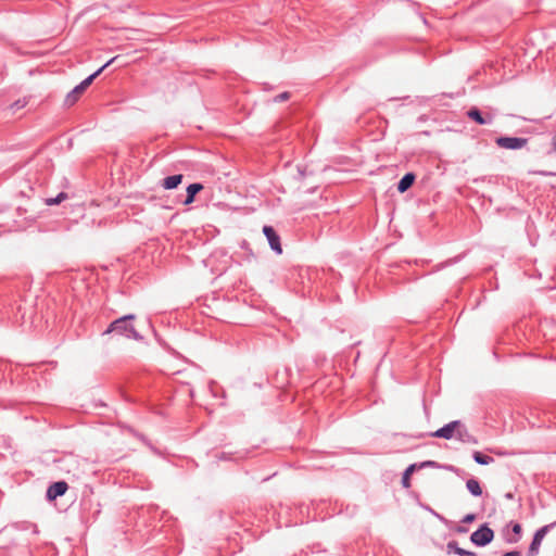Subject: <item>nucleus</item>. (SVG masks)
Segmentation results:
<instances>
[{"instance_id": "11", "label": "nucleus", "mask_w": 556, "mask_h": 556, "mask_svg": "<svg viewBox=\"0 0 556 556\" xmlns=\"http://www.w3.org/2000/svg\"><path fill=\"white\" fill-rule=\"evenodd\" d=\"M182 179V174L167 176L162 180L161 186L166 190H172L177 188L181 184Z\"/></svg>"}, {"instance_id": "7", "label": "nucleus", "mask_w": 556, "mask_h": 556, "mask_svg": "<svg viewBox=\"0 0 556 556\" xmlns=\"http://www.w3.org/2000/svg\"><path fill=\"white\" fill-rule=\"evenodd\" d=\"M263 233L267 238L270 249L275 251L277 254H281L282 248L280 243V237L276 232V230L271 226L265 225L263 227Z\"/></svg>"}, {"instance_id": "27", "label": "nucleus", "mask_w": 556, "mask_h": 556, "mask_svg": "<svg viewBox=\"0 0 556 556\" xmlns=\"http://www.w3.org/2000/svg\"><path fill=\"white\" fill-rule=\"evenodd\" d=\"M503 556H521V554L518 551H511V552L505 553Z\"/></svg>"}, {"instance_id": "16", "label": "nucleus", "mask_w": 556, "mask_h": 556, "mask_svg": "<svg viewBox=\"0 0 556 556\" xmlns=\"http://www.w3.org/2000/svg\"><path fill=\"white\" fill-rule=\"evenodd\" d=\"M416 468H417V464H412L403 472L402 485L404 488H409L410 486V475L415 471Z\"/></svg>"}, {"instance_id": "2", "label": "nucleus", "mask_w": 556, "mask_h": 556, "mask_svg": "<svg viewBox=\"0 0 556 556\" xmlns=\"http://www.w3.org/2000/svg\"><path fill=\"white\" fill-rule=\"evenodd\" d=\"M117 56L110 59L104 65L98 68L94 73L86 77L80 84H78L74 89H72L65 97L64 104L66 106L74 105L79 97L85 92V90L92 84V81L111 64L116 61Z\"/></svg>"}, {"instance_id": "22", "label": "nucleus", "mask_w": 556, "mask_h": 556, "mask_svg": "<svg viewBox=\"0 0 556 556\" xmlns=\"http://www.w3.org/2000/svg\"><path fill=\"white\" fill-rule=\"evenodd\" d=\"M530 173L533 174V175H539V176H543V177L556 176V172H551V170H533V172H530Z\"/></svg>"}, {"instance_id": "12", "label": "nucleus", "mask_w": 556, "mask_h": 556, "mask_svg": "<svg viewBox=\"0 0 556 556\" xmlns=\"http://www.w3.org/2000/svg\"><path fill=\"white\" fill-rule=\"evenodd\" d=\"M415 179L416 175L414 173H406L397 184V191L400 193L407 191L415 182Z\"/></svg>"}, {"instance_id": "30", "label": "nucleus", "mask_w": 556, "mask_h": 556, "mask_svg": "<svg viewBox=\"0 0 556 556\" xmlns=\"http://www.w3.org/2000/svg\"><path fill=\"white\" fill-rule=\"evenodd\" d=\"M434 516H437L440 520L442 521H445L444 517L440 516L439 514H437L435 511H433L432 509H429Z\"/></svg>"}, {"instance_id": "23", "label": "nucleus", "mask_w": 556, "mask_h": 556, "mask_svg": "<svg viewBox=\"0 0 556 556\" xmlns=\"http://www.w3.org/2000/svg\"><path fill=\"white\" fill-rule=\"evenodd\" d=\"M417 467L418 468H426V467L438 468L439 465L434 460H426V462H422L421 464L417 465Z\"/></svg>"}, {"instance_id": "3", "label": "nucleus", "mask_w": 556, "mask_h": 556, "mask_svg": "<svg viewBox=\"0 0 556 556\" xmlns=\"http://www.w3.org/2000/svg\"><path fill=\"white\" fill-rule=\"evenodd\" d=\"M494 539V531L488 526V523L481 525L476 531H473L470 535V541L476 546H486Z\"/></svg>"}, {"instance_id": "20", "label": "nucleus", "mask_w": 556, "mask_h": 556, "mask_svg": "<svg viewBox=\"0 0 556 556\" xmlns=\"http://www.w3.org/2000/svg\"><path fill=\"white\" fill-rule=\"evenodd\" d=\"M446 549L448 554L454 553L456 555H459L460 547L458 546V543L456 541H450L446 544Z\"/></svg>"}, {"instance_id": "32", "label": "nucleus", "mask_w": 556, "mask_h": 556, "mask_svg": "<svg viewBox=\"0 0 556 556\" xmlns=\"http://www.w3.org/2000/svg\"><path fill=\"white\" fill-rule=\"evenodd\" d=\"M298 170H299L300 175L303 177L304 176V170H302L301 166H298Z\"/></svg>"}, {"instance_id": "19", "label": "nucleus", "mask_w": 556, "mask_h": 556, "mask_svg": "<svg viewBox=\"0 0 556 556\" xmlns=\"http://www.w3.org/2000/svg\"><path fill=\"white\" fill-rule=\"evenodd\" d=\"M28 104V98L27 97H24V98H21V99H17L16 101H14L11 105H10V110L15 113L17 112L18 110L25 108L26 105Z\"/></svg>"}, {"instance_id": "31", "label": "nucleus", "mask_w": 556, "mask_h": 556, "mask_svg": "<svg viewBox=\"0 0 556 556\" xmlns=\"http://www.w3.org/2000/svg\"><path fill=\"white\" fill-rule=\"evenodd\" d=\"M505 498L513 500L514 498V494L511 492H508V493L505 494Z\"/></svg>"}, {"instance_id": "8", "label": "nucleus", "mask_w": 556, "mask_h": 556, "mask_svg": "<svg viewBox=\"0 0 556 556\" xmlns=\"http://www.w3.org/2000/svg\"><path fill=\"white\" fill-rule=\"evenodd\" d=\"M457 427H459V420H454V421H451V422L444 425L437 431L430 433V435L433 438H442V439L451 440V439L455 438Z\"/></svg>"}, {"instance_id": "5", "label": "nucleus", "mask_w": 556, "mask_h": 556, "mask_svg": "<svg viewBox=\"0 0 556 556\" xmlns=\"http://www.w3.org/2000/svg\"><path fill=\"white\" fill-rule=\"evenodd\" d=\"M495 142L503 149L519 150L527 146L528 139L521 137H498Z\"/></svg>"}, {"instance_id": "6", "label": "nucleus", "mask_w": 556, "mask_h": 556, "mask_svg": "<svg viewBox=\"0 0 556 556\" xmlns=\"http://www.w3.org/2000/svg\"><path fill=\"white\" fill-rule=\"evenodd\" d=\"M466 115L478 125H491L494 121L493 114L482 113L477 106H471Z\"/></svg>"}, {"instance_id": "18", "label": "nucleus", "mask_w": 556, "mask_h": 556, "mask_svg": "<svg viewBox=\"0 0 556 556\" xmlns=\"http://www.w3.org/2000/svg\"><path fill=\"white\" fill-rule=\"evenodd\" d=\"M68 198V194L66 192H60L56 197L54 198H48L46 199V204L48 206H52V205H58L60 204L61 202H63L64 200H66Z\"/></svg>"}, {"instance_id": "24", "label": "nucleus", "mask_w": 556, "mask_h": 556, "mask_svg": "<svg viewBox=\"0 0 556 556\" xmlns=\"http://www.w3.org/2000/svg\"><path fill=\"white\" fill-rule=\"evenodd\" d=\"M475 519H476V515H475V514H467V515H466V516H464V518L462 519V522H464V523H470V522H472Z\"/></svg>"}, {"instance_id": "26", "label": "nucleus", "mask_w": 556, "mask_h": 556, "mask_svg": "<svg viewBox=\"0 0 556 556\" xmlns=\"http://www.w3.org/2000/svg\"><path fill=\"white\" fill-rule=\"evenodd\" d=\"M216 457H217L218 459H220V460H229V459H231V457H230L227 453H225V452H222V453H220V454H218Z\"/></svg>"}, {"instance_id": "1", "label": "nucleus", "mask_w": 556, "mask_h": 556, "mask_svg": "<svg viewBox=\"0 0 556 556\" xmlns=\"http://www.w3.org/2000/svg\"><path fill=\"white\" fill-rule=\"evenodd\" d=\"M136 319V315L128 314L113 320L109 327L104 330L103 334L116 333L127 339L141 341L143 337L135 329L132 321Z\"/></svg>"}, {"instance_id": "17", "label": "nucleus", "mask_w": 556, "mask_h": 556, "mask_svg": "<svg viewBox=\"0 0 556 556\" xmlns=\"http://www.w3.org/2000/svg\"><path fill=\"white\" fill-rule=\"evenodd\" d=\"M511 531H513L514 535L507 536L506 538V542L510 543V544L517 543L520 540V536H521V531H522L521 526L519 523H517V522L513 523Z\"/></svg>"}, {"instance_id": "25", "label": "nucleus", "mask_w": 556, "mask_h": 556, "mask_svg": "<svg viewBox=\"0 0 556 556\" xmlns=\"http://www.w3.org/2000/svg\"><path fill=\"white\" fill-rule=\"evenodd\" d=\"M458 556H478L477 553L460 547Z\"/></svg>"}, {"instance_id": "21", "label": "nucleus", "mask_w": 556, "mask_h": 556, "mask_svg": "<svg viewBox=\"0 0 556 556\" xmlns=\"http://www.w3.org/2000/svg\"><path fill=\"white\" fill-rule=\"evenodd\" d=\"M291 97L290 92L288 91H285V92H281L279 94H277L275 98H274V101L275 102H283V101H287L289 100Z\"/></svg>"}, {"instance_id": "28", "label": "nucleus", "mask_w": 556, "mask_h": 556, "mask_svg": "<svg viewBox=\"0 0 556 556\" xmlns=\"http://www.w3.org/2000/svg\"><path fill=\"white\" fill-rule=\"evenodd\" d=\"M551 143H552L553 151L556 152V132L552 137V142Z\"/></svg>"}, {"instance_id": "10", "label": "nucleus", "mask_w": 556, "mask_h": 556, "mask_svg": "<svg viewBox=\"0 0 556 556\" xmlns=\"http://www.w3.org/2000/svg\"><path fill=\"white\" fill-rule=\"evenodd\" d=\"M455 438L463 443L478 444V439L468 431L467 427L460 420Z\"/></svg>"}, {"instance_id": "13", "label": "nucleus", "mask_w": 556, "mask_h": 556, "mask_svg": "<svg viewBox=\"0 0 556 556\" xmlns=\"http://www.w3.org/2000/svg\"><path fill=\"white\" fill-rule=\"evenodd\" d=\"M203 189V185L200 182L190 184L187 187V195L184 200V204L188 205L194 201L197 193H199Z\"/></svg>"}, {"instance_id": "14", "label": "nucleus", "mask_w": 556, "mask_h": 556, "mask_svg": "<svg viewBox=\"0 0 556 556\" xmlns=\"http://www.w3.org/2000/svg\"><path fill=\"white\" fill-rule=\"evenodd\" d=\"M466 488L473 496H481L482 495V489L480 486V483L478 480L471 478L467 480Z\"/></svg>"}, {"instance_id": "29", "label": "nucleus", "mask_w": 556, "mask_h": 556, "mask_svg": "<svg viewBox=\"0 0 556 556\" xmlns=\"http://www.w3.org/2000/svg\"><path fill=\"white\" fill-rule=\"evenodd\" d=\"M456 531L458 533H466L468 531V529L466 527H463V526H458Z\"/></svg>"}, {"instance_id": "4", "label": "nucleus", "mask_w": 556, "mask_h": 556, "mask_svg": "<svg viewBox=\"0 0 556 556\" xmlns=\"http://www.w3.org/2000/svg\"><path fill=\"white\" fill-rule=\"evenodd\" d=\"M556 526V520L538 529L528 548L527 556H536L545 535Z\"/></svg>"}, {"instance_id": "9", "label": "nucleus", "mask_w": 556, "mask_h": 556, "mask_svg": "<svg viewBox=\"0 0 556 556\" xmlns=\"http://www.w3.org/2000/svg\"><path fill=\"white\" fill-rule=\"evenodd\" d=\"M68 490V484L65 481H56L49 485L47 490V500L54 501L58 497L64 495Z\"/></svg>"}, {"instance_id": "15", "label": "nucleus", "mask_w": 556, "mask_h": 556, "mask_svg": "<svg viewBox=\"0 0 556 556\" xmlns=\"http://www.w3.org/2000/svg\"><path fill=\"white\" fill-rule=\"evenodd\" d=\"M472 458L473 460L479 464V465H490L491 463L494 462L493 457L489 456V455H484L482 454L481 452H478V451H475L472 453Z\"/></svg>"}]
</instances>
